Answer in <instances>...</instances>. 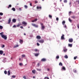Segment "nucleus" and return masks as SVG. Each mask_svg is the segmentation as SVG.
Segmentation results:
<instances>
[{
	"label": "nucleus",
	"mask_w": 79,
	"mask_h": 79,
	"mask_svg": "<svg viewBox=\"0 0 79 79\" xmlns=\"http://www.w3.org/2000/svg\"><path fill=\"white\" fill-rule=\"evenodd\" d=\"M0 34H1V35H2L3 34V32H1V33H0Z\"/></svg>",
	"instance_id": "nucleus-46"
},
{
	"label": "nucleus",
	"mask_w": 79,
	"mask_h": 79,
	"mask_svg": "<svg viewBox=\"0 0 79 79\" xmlns=\"http://www.w3.org/2000/svg\"><path fill=\"white\" fill-rule=\"evenodd\" d=\"M69 14H71V11H70V12H69Z\"/></svg>",
	"instance_id": "nucleus-58"
},
{
	"label": "nucleus",
	"mask_w": 79,
	"mask_h": 79,
	"mask_svg": "<svg viewBox=\"0 0 79 79\" xmlns=\"http://www.w3.org/2000/svg\"><path fill=\"white\" fill-rule=\"evenodd\" d=\"M37 8L38 9H41V8H42V7H41V6L39 7L38 6L37 7Z\"/></svg>",
	"instance_id": "nucleus-20"
},
{
	"label": "nucleus",
	"mask_w": 79,
	"mask_h": 79,
	"mask_svg": "<svg viewBox=\"0 0 79 79\" xmlns=\"http://www.w3.org/2000/svg\"><path fill=\"white\" fill-rule=\"evenodd\" d=\"M22 23L23 24V25H26V24H27V23L25 22H23Z\"/></svg>",
	"instance_id": "nucleus-15"
},
{
	"label": "nucleus",
	"mask_w": 79,
	"mask_h": 79,
	"mask_svg": "<svg viewBox=\"0 0 79 79\" xmlns=\"http://www.w3.org/2000/svg\"><path fill=\"white\" fill-rule=\"evenodd\" d=\"M64 3H67V0H64Z\"/></svg>",
	"instance_id": "nucleus-39"
},
{
	"label": "nucleus",
	"mask_w": 79,
	"mask_h": 79,
	"mask_svg": "<svg viewBox=\"0 0 79 79\" xmlns=\"http://www.w3.org/2000/svg\"><path fill=\"white\" fill-rule=\"evenodd\" d=\"M36 39H41V37L40 35H37L36 36Z\"/></svg>",
	"instance_id": "nucleus-7"
},
{
	"label": "nucleus",
	"mask_w": 79,
	"mask_h": 79,
	"mask_svg": "<svg viewBox=\"0 0 79 79\" xmlns=\"http://www.w3.org/2000/svg\"><path fill=\"white\" fill-rule=\"evenodd\" d=\"M8 24H10L11 22V18H10L8 20Z\"/></svg>",
	"instance_id": "nucleus-18"
},
{
	"label": "nucleus",
	"mask_w": 79,
	"mask_h": 79,
	"mask_svg": "<svg viewBox=\"0 0 79 79\" xmlns=\"http://www.w3.org/2000/svg\"><path fill=\"white\" fill-rule=\"evenodd\" d=\"M71 18H72L73 19H75L76 18V16H73L71 17Z\"/></svg>",
	"instance_id": "nucleus-16"
},
{
	"label": "nucleus",
	"mask_w": 79,
	"mask_h": 79,
	"mask_svg": "<svg viewBox=\"0 0 79 79\" xmlns=\"http://www.w3.org/2000/svg\"><path fill=\"white\" fill-rule=\"evenodd\" d=\"M64 58L67 59V58H68V56L67 55H65L64 56Z\"/></svg>",
	"instance_id": "nucleus-24"
},
{
	"label": "nucleus",
	"mask_w": 79,
	"mask_h": 79,
	"mask_svg": "<svg viewBox=\"0 0 79 79\" xmlns=\"http://www.w3.org/2000/svg\"><path fill=\"white\" fill-rule=\"evenodd\" d=\"M19 47V45L17 44L14 46V48H16V47Z\"/></svg>",
	"instance_id": "nucleus-25"
},
{
	"label": "nucleus",
	"mask_w": 79,
	"mask_h": 79,
	"mask_svg": "<svg viewBox=\"0 0 79 79\" xmlns=\"http://www.w3.org/2000/svg\"><path fill=\"white\" fill-rule=\"evenodd\" d=\"M4 73L5 74H7V72L6 71H4Z\"/></svg>",
	"instance_id": "nucleus-37"
},
{
	"label": "nucleus",
	"mask_w": 79,
	"mask_h": 79,
	"mask_svg": "<svg viewBox=\"0 0 79 79\" xmlns=\"http://www.w3.org/2000/svg\"><path fill=\"white\" fill-rule=\"evenodd\" d=\"M49 17L50 18H52V16L51 15H49Z\"/></svg>",
	"instance_id": "nucleus-34"
},
{
	"label": "nucleus",
	"mask_w": 79,
	"mask_h": 79,
	"mask_svg": "<svg viewBox=\"0 0 79 79\" xmlns=\"http://www.w3.org/2000/svg\"><path fill=\"white\" fill-rule=\"evenodd\" d=\"M69 21L70 22L72 23V20L70 19V18L69 19Z\"/></svg>",
	"instance_id": "nucleus-22"
},
{
	"label": "nucleus",
	"mask_w": 79,
	"mask_h": 79,
	"mask_svg": "<svg viewBox=\"0 0 79 79\" xmlns=\"http://www.w3.org/2000/svg\"><path fill=\"white\" fill-rule=\"evenodd\" d=\"M19 10L20 11H21V8H19Z\"/></svg>",
	"instance_id": "nucleus-59"
},
{
	"label": "nucleus",
	"mask_w": 79,
	"mask_h": 79,
	"mask_svg": "<svg viewBox=\"0 0 79 79\" xmlns=\"http://www.w3.org/2000/svg\"><path fill=\"white\" fill-rule=\"evenodd\" d=\"M8 76H10V70H9L8 71Z\"/></svg>",
	"instance_id": "nucleus-23"
},
{
	"label": "nucleus",
	"mask_w": 79,
	"mask_h": 79,
	"mask_svg": "<svg viewBox=\"0 0 79 79\" xmlns=\"http://www.w3.org/2000/svg\"><path fill=\"white\" fill-rule=\"evenodd\" d=\"M59 66H63V64L61 62H60L59 64Z\"/></svg>",
	"instance_id": "nucleus-21"
},
{
	"label": "nucleus",
	"mask_w": 79,
	"mask_h": 79,
	"mask_svg": "<svg viewBox=\"0 0 79 79\" xmlns=\"http://www.w3.org/2000/svg\"><path fill=\"white\" fill-rule=\"evenodd\" d=\"M32 63H33V64H35V62H32Z\"/></svg>",
	"instance_id": "nucleus-60"
},
{
	"label": "nucleus",
	"mask_w": 79,
	"mask_h": 79,
	"mask_svg": "<svg viewBox=\"0 0 79 79\" xmlns=\"http://www.w3.org/2000/svg\"><path fill=\"white\" fill-rule=\"evenodd\" d=\"M44 79H49V78H48V77H44Z\"/></svg>",
	"instance_id": "nucleus-30"
},
{
	"label": "nucleus",
	"mask_w": 79,
	"mask_h": 79,
	"mask_svg": "<svg viewBox=\"0 0 79 79\" xmlns=\"http://www.w3.org/2000/svg\"><path fill=\"white\" fill-rule=\"evenodd\" d=\"M23 78H24V79H26V77L25 76H24L23 77Z\"/></svg>",
	"instance_id": "nucleus-51"
},
{
	"label": "nucleus",
	"mask_w": 79,
	"mask_h": 79,
	"mask_svg": "<svg viewBox=\"0 0 79 79\" xmlns=\"http://www.w3.org/2000/svg\"><path fill=\"white\" fill-rule=\"evenodd\" d=\"M15 77H16V76L13 75L12 76V78H15Z\"/></svg>",
	"instance_id": "nucleus-38"
},
{
	"label": "nucleus",
	"mask_w": 79,
	"mask_h": 79,
	"mask_svg": "<svg viewBox=\"0 0 79 79\" xmlns=\"http://www.w3.org/2000/svg\"><path fill=\"white\" fill-rule=\"evenodd\" d=\"M37 69V71H41V69Z\"/></svg>",
	"instance_id": "nucleus-40"
},
{
	"label": "nucleus",
	"mask_w": 79,
	"mask_h": 79,
	"mask_svg": "<svg viewBox=\"0 0 79 79\" xmlns=\"http://www.w3.org/2000/svg\"><path fill=\"white\" fill-rule=\"evenodd\" d=\"M32 73L33 74H35V70H32Z\"/></svg>",
	"instance_id": "nucleus-17"
},
{
	"label": "nucleus",
	"mask_w": 79,
	"mask_h": 79,
	"mask_svg": "<svg viewBox=\"0 0 79 79\" xmlns=\"http://www.w3.org/2000/svg\"><path fill=\"white\" fill-rule=\"evenodd\" d=\"M68 46H69V47H73V44H68Z\"/></svg>",
	"instance_id": "nucleus-13"
},
{
	"label": "nucleus",
	"mask_w": 79,
	"mask_h": 79,
	"mask_svg": "<svg viewBox=\"0 0 79 79\" xmlns=\"http://www.w3.org/2000/svg\"><path fill=\"white\" fill-rule=\"evenodd\" d=\"M65 21H63V22H62V24L63 25H64V24H65Z\"/></svg>",
	"instance_id": "nucleus-26"
},
{
	"label": "nucleus",
	"mask_w": 79,
	"mask_h": 79,
	"mask_svg": "<svg viewBox=\"0 0 79 79\" xmlns=\"http://www.w3.org/2000/svg\"><path fill=\"white\" fill-rule=\"evenodd\" d=\"M69 42L72 43L73 42V39L72 38L69 39Z\"/></svg>",
	"instance_id": "nucleus-5"
},
{
	"label": "nucleus",
	"mask_w": 79,
	"mask_h": 79,
	"mask_svg": "<svg viewBox=\"0 0 79 79\" xmlns=\"http://www.w3.org/2000/svg\"><path fill=\"white\" fill-rule=\"evenodd\" d=\"M74 72L75 73H77V71L76 70H74Z\"/></svg>",
	"instance_id": "nucleus-50"
},
{
	"label": "nucleus",
	"mask_w": 79,
	"mask_h": 79,
	"mask_svg": "<svg viewBox=\"0 0 79 79\" xmlns=\"http://www.w3.org/2000/svg\"><path fill=\"white\" fill-rule=\"evenodd\" d=\"M12 22L14 23H16V19H12Z\"/></svg>",
	"instance_id": "nucleus-9"
},
{
	"label": "nucleus",
	"mask_w": 79,
	"mask_h": 79,
	"mask_svg": "<svg viewBox=\"0 0 79 79\" xmlns=\"http://www.w3.org/2000/svg\"><path fill=\"white\" fill-rule=\"evenodd\" d=\"M13 27H16V25H14L13 26Z\"/></svg>",
	"instance_id": "nucleus-45"
},
{
	"label": "nucleus",
	"mask_w": 79,
	"mask_h": 79,
	"mask_svg": "<svg viewBox=\"0 0 79 79\" xmlns=\"http://www.w3.org/2000/svg\"><path fill=\"white\" fill-rule=\"evenodd\" d=\"M2 47L4 48L5 47V45H3Z\"/></svg>",
	"instance_id": "nucleus-52"
},
{
	"label": "nucleus",
	"mask_w": 79,
	"mask_h": 79,
	"mask_svg": "<svg viewBox=\"0 0 79 79\" xmlns=\"http://www.w3.org/2000/svg\"><path fill=\"white\" fill-rule=\"evenodd\" d=\"M47 60L45 58H43L41 59V61H46Z\"/></svg>",
	"instance_id": "nucleus-11"
},
{
	"label": "nucleus",
	"mask_w": 79,
	"mask_h": 79,
	"mask_svg": "<svg viewBox=\"0 0 79 79\" xmlns=\"http://www.w3.org/2000/svg\"><path fill=\"white\" fill-rule=\"evenodd\" d=\"M40 25L41 26L42 30H44V29H45V26H43L44 24L43 23H40Z\"/></svg>",
	"instance_id": "nucleus-1"
},
{
	"label": "nucleus",
	"mask_w": 79,
	"mask_h": 79,
	"mask_svg": "<svg viewBox=\"0 0 79 79\" xmlns=\"http://www.w3.org/2000/svg\"><path fill=\"white\" fill-rule=\"evenodd\" d=\"M12 10L13 11H16V9H15V8L13 7L12 8Z\"/></svg>",
	"instance_id": "nucleus-19"
},
{
	"label": "nucleus",
	"mask_w": 79,
	"mask_h": 79,
	"mask_svg": "<svg viewBox=\"0 0 79 79\" xmlns=\"http://www.w3.org/2000/svg\"><path fill=\"white\" fill-rule=\"evenodd\" d=\"M77 27L78 28V29H79V24H78L77 25Z\"/></svg>",
	"instance_id": "nucleus-53"
},
{
	"label": "nucleus",
	"mask_w": 79,
	"mask_h": 79,
	"mask_svg": "<svg viewBox=\"0 0 79 79\" xmlns=\"http://www.w3.org/2000/svg\"><path fill=\"white\" fill-rule=\"evenodd\" d=\"M77 58V56H75V57H74V60H76V58Z\"/></svg>",
	"instance_id": "nucleus-41"
},
{
	"label": "nucleus",
	"mask_w": 79,
	"mask_h": 79,
	"mask_svg": "<svg viewBox=\"0 0 79 79\" xmlns=\"http://www.w3.org/2000/svg\"><path fill=\"white\" fill-rule=\"evenodd\" d=\"M58 20H59V19L57 17L56 18V20L57 21H58Z\"/></svg>",
	"instance_id": "nucleus-43"
},
{
	"label": "nucleus",
	"mask_w": 79,
	"mask_h": 79,
	"mask_svg": "<svg viewBox=\"0 0 79 79\" xmlns=\"http://www.w3.org/2000/svg\"><path fill=\"white\" fill-rule=\"evenodd\" d=\"M3 15V14L2 13L0 12V15L1 16H2Z\"/></svg>",
	"instance_id": "nucleus-36"
},
{
	"label": "nucleus",
	"mask_w": 79,
	"mask_h": 79,
	"mask_svg": "<svg viewBox=\"0 0 79 79\" xmlns=\"http://www.w3.org/2000/svg\"><path fill=\"white\" fill-rule=\"evenodd\" d=\"M1 36L2 37V38L4 39L5 40H6L7 39V37L4 35H2Z\"/></svg>",
	"instance_id": "nucleus-2"
},
{
	"label": "nucleus",
	"mask_w": 79,
	"mask_h": 79,
	"mask_svg": "<svg viewBox=\"0 0 79 79\" xmlns=\"http://www.w3.org/2000/svg\"><path fill=\"white\" fill-rule=\"evenodd\" d=\"M22 57H25V55H22Z\"/></svg>",
	"instance_id": "nucleus-48"
},
{
	"label": "nucleus",
	"mask_w": 79,
	"mask_h": 79,
	"mask_svg": "<svg viewBox=\"0 0 79 79\" xmlns=\"http://www.w3.org/2000/svg\"><path fill=\"white\" fill-rule=\"evenodd\" d=\"M30 6H32V3H30Z\"/></svg>",
	"instance_id": "nucleus-62"
},
{
	"label": "nucleus",
	"mask_w": 79,
	"mask_h": 79,
	"mask_svg": "<svg viewBox=\"0 0 79 79\" xmlns=\"http://www.w3.org/2000/svg\"><path fill=\"white\" fill-rule=\"evenodd\" d=\"M62 71H66V68L64 67H62V68L61 69Z\"/></svg>",
	"instance_id": "nucleus-8"
},
{
	"label": "nucleus",
	"mask_w": 79,
	"mask_h": 79,
	"mask_svg": "<svg viewBox=\"0 0 79 79\" xmlns=\"http://www.w3.org/2000/svg\"><path fill=\"white\" fill-rule=\"evenodd\" d=\"M21 26V24H18L17 25V26L18 27H19Z\"/></svg>",
	"instance_id": "nucleus-29"
},
{
	"label": "nucleus",
	"mask_w": 79,
	"mask_h": 79,
	"mask_svg": "<svg viewBox=\"0 0 79 79\" xmlns=\"http://www.w3.org/2000/svg\"><path fill=\"white\" fill-rule=\"evenodd\" d=\"M38 42L40 43H41L42 44L44 43V40H41L38 41Z\"/></svg>",
	"instance_id": "nucleus-3"
},
{
	"label": "nucleus",
	"mask_w": 79,
	"mask_h": 79,
	"mask_svg": "<svg viewBox=\"0 0 79 79\" xmlns=\"http://www.w3.org/2000/svg\"><path fill=\"white\" fill-rule=\"evenodd\" d=\"M37 65L38 66H39V65H40V64H39V63H38Z\"/></svg>",
	"instance_id": "nucleus-56"
},
{
	"label": "nucleus",
	"mask_w": 79,
	"mask_h": 79,
	"mask_svg": "<svg viewBox=\"0 0 79 79\" xmlns=\"http://www.w3.org/2000/svg\"><path fill=\"white\" fill-rule=\"evenodd\" d=\"M64 27L66 28V25H65Z\"/></svg>",
	"instance_id": "nucleus-61"
},
{
	"label": "nucleus",
	"mask_w": 79,
	"mask_h": 79,
	"mask_svg": "<svg viewBox=\"0 0 79 79\" xmlns=\"http://www.w3.org/2000/svg\"><path fill=\"white\" fill-rule=\"evenodd\" d=\"M3 29V26L0 25V29Z\"/></svg>",
	"instance_id": "nucleus-33"
},
{
	"label": "nucleus",
	"mask_w": 79,
	"mask_h": 79,
	"mask_svg": "<svg viewBox=\"0 0 79 79\" xmlns=\"http://www.w3.org/2000/svg\"><path fill=\"white\" fill-rule=\"evenodd\" d=\"M34 51L35 52H37L38 51V50H37V49H36L34 50Z\"/></svg>",
	"instance_id": "nucleus-44"
},
{
	"label": "nucleus",
	"mask_w": 79,
	"mask_h": 79,
	"mask_svg": "<svg viewBox=\"0 0 79 79\" xmlns=\"http://www.w3.org/2000/svg\"><path fill=\"white\" fill-rule=\"evenodd\" d=\"M47 70L48 71H50V69H48Z\"/></svg>",
	"instance_id": "nucleus-57"
},
{
	"label": "nucleus",
	"mask_w": 79,
	"mask_h": 79,
	"mask_svg": "<svg viewBox=\"0 0 79 79\" xmlns=\"http://www.w3.org/2000/svg\"><path fill=\"white\" fill-rule=\"evenodd\" d=\"M64 35H63L62 36H61V39L62 40H64Z\"/></svg>",
	"instance_id": "nucleus-6"
},
{
	"label": "nucleus",
	"mask_w": 79,
	"mask_h": 79,
	"mask_svg": "<svg viewBox=\"0 0 79 79\" xmlns=\"http://www.w3.org/2000/svg\"><path fill=\"white\" fill-rule=\"evenodd\" d=\"M35 3H38V2L37 1H35Z\"/></svg>",
	"instance_id": "nucleus-55"
},
{
	"label": "nucleus",
	"mask_w": 79,
	"mask_h": 79,
	"mask_svg": "<svg viewBox=\"0 0 79 79\" xmlns=\"http://www.w3.org/2000/svg\"><path fill=\"white\" fill-rule=\"evenodd\" d=\"M69 5H70V6H71V2H69Z\"/></svg>",
	"instance_id": "nucleus-47"
},
{
	"label": "nucleus",
	"mask_w": 79,
	"mask_h": 79,
	"mask_svg": "<svg viewBox=\"0 0 79 79\" xmlns=\"http://www.w3.org/2000/svg\"><path fill=\"white\" fill-rule=\"evenodd\" d=\"M37 46H39V45H40V44H39L38 43H37Z\"/></svg>",
	"instance_id": "nucleus-49"
},
{
	"label": "nucleus",
	"mask_w": 79,
	"mask_h": 79,
	"mask_svg": "<svg viewBox=\"0 0 79 79\" xmlns=\"http://www.w3.org/2000/svg\"><path fill=\"white\" fill-rule=\"evenodd\" d=\"M20 27L21 29H23V26H21Z\"/></svg>",
	"instance_id": "nucleus-54"
},
{
	"label": "nucleus",
	"mask_w": 79,
	"mask_h": 79,
	"mask_svg": "<svg viewBox=\"0 0 79 79\" xmlns=\"http://www.w3.org/2000/svg\"><path fill=\"white\" fill-rule=\"evenodd\" d=\"M19 65H20V66H23V63H20L19 64Z\"/></svg>",
	"instance_id": "nucleus-35"
},
{
	"label": "nucleus",
	"mask_w": 79,
	"mask_h": 79,
	"mask_svg": "<svg viewBox=\"0 0 79 79\" xmlns=\"http://www.w3.org/2000/svg\"><path fill=\"white\" fill-rule=\"evenodd\" d=\"M59 58H60V57L58 56H57L56 57V59H59Z\"/></svg>",
	"instance_id": "nucleus-32"
},
{
	"label": "nucleus",
	"mask_w": 79,
	"mask_h": 79,
	"mask_svg": "<svg viewBox=\"0 0 79 79\" xmlns=\"http://www.w3.org/2000/svg\"><path fill=\"white\" fill-rule=\"evenodd\" d=\"M19 42L21 44V43L22 44H23V40H19Z\"/></svg>",
	"instance_id": "nucleus-14"
},
{
	"label": "nucleus",
	"mask_w": 79,
	"mask_h": 79,
	"mask_svg": "<svg viewBox=\"0 0 79 79\" xmlns=\"http://www.w3.org/2000/svg\"><path fill=\"white\" fill-rule=\"evenodd\" d=\"M32 25L33 26H34L35 27H38V25H36V24L34 23L32 24Z\"/></svg>",
	"instance_id": "nucleus-4"
},
{
	"label": "nucleus",
	"mask_w": 79,
	"mask_h": 79,
	"mask_svg": "<svg viewBox=\"0 0 79 79\" xmlns=\"http://www.w3.org/2000/svg\"><path fill=\"white\" fill-rule=\"evenodd\" d=\"M19 61H21V58H19Z\"/></svg>",
	"instance_id": "nucleus-63"
},
{
	"label": "nucleus",
	"mask_w": 79,
	"mask_h": 79,
	"mask_svg": "<svg viewBox=\"0 0 79 79\" xmlns=\"http://www.w3.org/2000/svg\"><path fill=\"white\" fill-rule=\"evenodd\" d=\"M67 51V49L64 50V52H66Z\"/></svg>",
	"instance_id": "nucleus-42"
},
{
	"label": "nucleus",
	"mask_w": 79,
	"mask_h": 79,
	"mask_svg": "<svg viewBox=\"0 0 79 79\" xmlns=\"http://www.w3.org/2000/svg\"><path fill=\"white\" fill-rule=\"evenodd\" d=\"M37 19H35L34 20H32L31 21V22H32V23H34V22H35V21H37Z\"/></svg>",
	"instance_id": "nucleus-10"
},
{
	"label": "nucleus",
	"mask_w": 79,
	"mask_h": 79,
	"mask_svg": "<svg viewBox=\"0 0 79 79\" xmlns=\"http://www.w3.org/2000/svg\"><path fill=\"white\" fill-rule=\"evenodd\" d=\"M39 56V54L38 53L35 54V56Z\"/></svg>",
	"instance_id": "nucleus-31"
},
{
	"label": "nucleus",
	"mask_w": 79,
	"mask_h": 79,
	"mask_svg": "<svg viewBox=\"0 0 79 79\" xmlns=\"http://www.w3.org/2000/svg\"><path fill=\"white\" fill-rule=\"evenodd\" d=\"M35 78V76L33 77V79Z\"/></svg>",
	"instance_id": "nucleus-64"
},
{
	"label": "nucleus",
	"mask_w": 79,
	"mask_h": 79,
	"mask_svg": "<svg viewBox=\"0 0 79 79\" xmlns=\"http://www.w3.org/2000/svg\"><path fill=\"white\" fill-rule=\"evenodd\" d=\"M11 5H9L8 6V8H11Z\"/></svg>",
	"instance_id": "nucleus-28"
},
{
	"label": "nucleus",
	"mask_w": 79,
	"mask_h": 79,
	"mask_svg": "<svg viewBox=\"0 0 79 79\" xmlns=\"http://www.w3.org/2000/svg\"><path fill=\"white\" fill-rule=\"evenodd\" d=\"M3 51L2 50L0 51V55H3Z\"/></svg>",
	"instance_id": "nucleus-12"
},
{
	"label": "nucleus",
	"mask_w": 79,
	"mask_h": 79,
	"mask_svg": "<svg viewBox=\"0 0 79 79\" xmlns=\"http://www.w3.org/2000/svg\"><path fill=\"white\" fill-rule=\"evenodd\" d=\"M24 7L25 8L27 9L28 7L27 6V5H24Z\"/></svg>",
	"instance_id": "nucleus-27"
}]
</instances>
